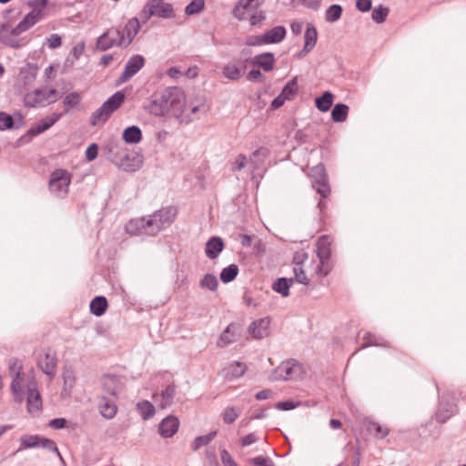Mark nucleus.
Instances as JSON below:
<instances>
[{
	"mask_svg": "<svg viewBox=\"0 0 466 466\" xmlns=\"http://www.w3.org/2000/svg\"><path fill=\"white\" fill-rule=\"evenodd\" d=\"M265 19V15L262 10L258 9V6L251 13V15L248 17L251 25L256 26L260 25Z\"/></svg>",
	"mask_w": 466,
	"mask_h": 466,
	"instance_id": "5fc2aeb1",
	"label": "nucleus"
},
{
	"mask_svg": "<svg viewBox=\"0 0 466 466\" xmlns=\"http://www.w3.org/2000/svg\"><path fill=\"white\" fill-rule=\"evenodd\" d=\"M81 98L78 93L72 92L68 95H66L64 98V105L66 106V112L68 111L69 107L76 106L79 104Z\"/></svg>",
	"mask_w": 466,
	"mask_h": 466,
	"instance_id": "4d7b16f0",
	"label": "nucleus"
},
{
	"mask_svg": "<svg viewBox=\"0 0 466 466\" xmlns=\"http://www.w3.org/2000/svg\"><path fill=\"white\" fill-rule=\"evenodd\" d=\"M247 370V366L245 363L240 361H232L228 363L223 369V375L225 379L228 380H233L242 377Z\"/></svg>",
	"mask_w": 466,
	"mask_h": 466,
	"instance_id": "5701e85b",
	"label": "nucleus"
},
{
	"mask_svg": "<svg viewBox=\"0 0 466 466\" xmlns=\"http://www.w3.org/2000/svg\"><path fill=\"white\" fill-rule=\"evenodd\" d=\"M103 387L106 392L114 397L116 396L117 391V379L113 375H106L103 379Z\"/></svg>",
	"mask_w": 466,
	"mask_h": 466,
	"instance_id": "37998d69",
	"label": "nucleus"
},
{
	"mask_svg": "<svg viewBox=\"0 0 466 466\" xmlns=\"http://www.w3.org/2000/svg\"><path fill=\"white\" fill-rule=\"evenodd\" d=\"M304 373L303 366L294 360L281 362L273 371L271 380H289L299 378Z\"/></svg>",
	"mask_w": 466,
	"mask_h": 466,
	"instance_id": "423d86ee",
	"label": "nucleus"
},
{
	"mask_svg": "<svg viewBox=\"0 0 466 466\" xmlns=\"http://www.w3.org/2000/svg\"><path fill=\"white\" fill-rule=\"evenodd\" d=\"M333 103V95L329 91L323 93L321 96L315 99L316 107L321 112L329 110Z\"/></svg>",
	"mask_w": 466,
	"mask_h": 466,
	"instance_id": "e433bc0d",
	"label": "nucleus"
},
{
	"mask_svg": "<svg viewBox=\"0 0 466 466\" xmlns=\"http://www.w3.org/2000/svg\"><path fill=\"white\" fill-rule=\"evenodd\" d=\"M308 259V253L304 250H299L294 253L293 255V265L303 266L304 262Z\"/></svg>",
	"mask_w": 466,
	"mask_h": 466,
	"instance_id": "69168bd1",
	"label": "nucleus"
},
{
	"mask_svg": "<svg viewBox=\"0 0 466 466\" xmlns=\"http://www.w3.org/2000/svg\"><path fill=\"white\" fill-rule=\"evenodd\" d=\"M8 372L12 378L10 389L14 400L17 403H22L25 396V374L24 372L23 361L17 358H12L8 360Z\"/></svg>",
	"mask_w": 466,
	"mask_h": 466,
	"instance_id": "20e7f679",
	"label": "nucleus"
},
{
	"mask_svg": "<svg viewBox=\"0 0 466 466\" xmlns=\"http://www.w3.org/2000/svg\"><path fill=\"white\" fill-rule=\"evenodd\" d=\"M389 15V8L383 5H379L372 10L371 18L377 23H383Z\"/></svg>",
	"mask_w": 466,
	"mask_h": 466,
	"instance_id": "09e8293b",
	"label": "nucleus"
},
{
	"mask_svg": "<svg viewBox=\"0 0 466 466\" xmlns=\"http://www.w3.org/2000/svg\"><path fill=\"white\" fill-rule=\"evenodd\" d=\"M71 184V174L63 168L55 169L50 176L49 188L56 194H67Z\"/></svg>",
	"mask_w": 466,
	"mask_h": 466,
	"instance_id": "0eeeda50",
	"label": "nucleus"
},
{
	"mask_svg": "<svg viewBox=\"0 0 466 466\" xmlns=\"http://www.w3.org/2000/svg\"><path fill=\"white\" fill-rule=\"evenodd\" d=\"M14 127L13 117L5 112H0V131L11 129Z\"/></svg>",
	"mask_w": 466,
	"mask_h": 466,
	"instance_id": "6e6d98bb",
	"label": "nucleus"
},
{
	"mask_svg": "<svg viewBox=\"0 0 466 466\" xmlns=\"http://www.w3.org/2000/svg\"><path fill=\"white\" fill-rule=\"evenodd\" d=\"M62 116L61 113H54L41 119L38 123L27 130L25 136L29 138L36 137L55 125Z\"/></svg>",
	"mask_w": 466,
	"mask_h": 466,
	"instance_id": "2eb2a0df",
	"label": "nucleus"
},
{
	"mask_svg": "<svg viewBox=\"0 0 466 466\" xmlns=\"http://www.w3.org/2000/svg\"><path fill=\"white\" fill-rule=\"evenodd\" d=\"M238 327L235 323H230L227 326V328L223 330V332L220 334L218 340V346L224 348L231 343H233L236 340L237 334H238Z\"/></svg>",
	"mask_w": 466,
	"mask_h": 466,
	"instance_id": "393cba45",
	"label": "nucleus"
},
{
	"mask_svg": "<svg viewBox=\"0 0 466 466\" xmlns=\"http://www.w3.org/2000/svg\"><path fill=\"white\" fill-rule=\"evenodd\" d=\"M205 7L204 0H192L185 8L187 15H193L200 13Z\"/></svg>",
	"mask_w": 466,
	"mask_h": 466,
	"instance_id": "3c124183",
	"label": "nucleus"
},
{
	"mask_svg": "<svg viewBox=\"0 0 466 466\" xmlns=\"http://www.w3.org/2000/svg\"><path fill=\"white\" fill-rule=\"evenodd\" d=\"M317 186H313L317 192L321 196L322 198H327L330 195V187L329 180L316 183Z\"/></svg>",
	"mask_w": 466,
	"mask_h": 466,
	"instance_id": "13d9d810",
	"label": "nucleus"
},
{
	"mask_svg": "<svg viewBox=\"0 0 466 466\" xmlns=\"http://www.w3.org/2000/svg\"><path fill=\"white\" fill-rule=\"evenodd\" d=\"M223 248V240L219 237H212L206 243V256L210 259L217 258L218 255L222 252Z\"/></svg>",
	"mask_w": 466,
	"mask_h": 466,
	"instance_id": "a878e982",
	"label": "nucleus"
},
{
	"mask_svg": "<svg viewBox=\"0 0 466 466\" xmlns=\"http://www.w3.org/2000/svg\"><path fill=\"white\" fill-rule=\"evenodd\" d=\"M349 115V106L345 104H337L331 111V118L334 122H344Z\"/></svg>",
	"mask_w": 466,
	"mask_h": 466,
	"instance_id": "4c0bfd02",
	"label": "nucleus"
},
{
	"mask_svg": "<svg viewBox=\"0 0 466 466\" xmlns=\"http://www.w3.org/2000/svg\"><path fill=\"white\" fill-rule=\"evenodd\" d=\"M270 319L261 318L254 320L248 326V333L255 339H261L269 334Z\"/></svg>",
	"mask_w": 466,
	"mask_h": 466,
	"instance_id": "f3484780",
	"label": "nucleus"
},
{
	"mask_svg": "<svg viewBox=\"0 0 466 466\" xmlns=\"http://www.w3.org/2000/svg\"><path fill=\"white\" fill-rule=\"evenodd\" d=\"M220 460L223 466H238L228 451L225 449L220 451Z\"/></svg>",
	"mask_w": 466,
	"mask_h": 466,
	"instance_id": "680f3d73",
	"label": "nucleus"
},
{
	"mask_svg": "<svg viewBox=\"0 0 466 466\" xmlns=\"http://www.w3.org/2000/svg\"><path fill=\"white\" fill-rule=\"evenodd\" d=\"M218 282L216 276L212 274H206L203 279L200 280V287L202 289H207L211 291H215L218 289Z\"/></svg>",
	"mask_w": 466,
	"mask_h": 466,
	"instance_id": "8fccbe9b",
	"label": "nucleus"
},
{
	"mask_svg": "<svg viewBox=\"0 0 466 466\" xmlns=\"http://www.w3.org/2000/svg\"><path fill=\"white\" fill-rule=\"evenodd\" d=\"M249 462L254 466H275L273 461L267 456H256L249 459Z\"/></svg>",
	"mask_w": 466,
	"mask_h": 466,
	"instance_id": "bf43d9fd",
	"label": "nucleus"
},
{
	"mask_svg": "<svg viewBox=\"0 0 466 466\" xmlns=\"http://www.w3.org/2000/svg\"><path fill=\"white\" fill-rule=\"evenodd\" d=\"M152 16L170 18L174 16L173 6L164 0H149L143 7L140 17L144 22L148 21Z\"/></svg>",
	"mask_w": 466,
	"mask_h": 466,
	"instance_id": "39448f33",
	"label": "nucleus"
},
{
	"mask_svg": "<svg viewBox=\"0 0 466 466\" xmlns=\"http://www.w3.org/2000/svg\"><path fill=\"white\" fill-rule=\"evenodd\" d=\"M145 63L146 60L141 55L131 56L125 66V69L119 77V82L125 83L129 80L144 67Z\"/></svg>",
	"mask_w": 466,
	"mask_h": 466,
	"instance_id": "f8f14e48",
	"label": "nucleus"
},
{
	"mask_svg": "<svg viewBox=\"0 0 466 466\" xmlns=\"http://www.w3.org/2000/svg\"><path fill=\"white\" fill-rule=\"evenodd\" d=\"M238 273V268L235 264H231L227 268H224L220 273V279L224 283H228L235 279Z\"/></svg>",
	"mask_w": 466,
	"mask_h": 466,
	"instance_id": "c03bdc74",
	"label": "nucleus"
},
{
	"mask_svg": "<svg viewBox=\"0 0 466 466\" xmlns=\"http://www.w3.org/2000/svg\"><path fill=\"white\" fill-rule=\"evenodd\" d=\"M20 442L22 449L35 448L41 444L43 447L54 448L57 450L56 443L53 441L48 439H41L36 435H25L20 439Z\"/></svg>",
	"mask_w": 466,
	"mask_h": 466,
	"instance_id": "412c9836",
	"label": "nucleus"
},
{
	"mask_svg": "<svg viewBox=\"0 0 466 466\" xmlns=\"http://www.w3.org/2000/svg\"><path fill=\"white\" fill-rule=\"evenodd\" d=\"M100 414L106 419H113L117 412V406L115 400L102 397L99 402Z\"/></svg>",
	"mask_w": 466,
	"mask_h": 466,
	"instance_id": "bb28decb",
	"label": "nucleus"
},
{
	"mask_svg": "<svg viewBox=\"0 0 466 466\" xmlns=\"http://www.w3.org/2000/svg\"><path fill=\"white\" fill-rule=\"evenodd\" d=\"M125 101V95L121 91L116 92L101 106L92 113L89 123L92 127L103 126Z\"/></svg>",
	"mask_w": 466,
	"mask_h": 466,
	"instance_id": "7ed1b4c3",
	"label": "nucleus"
},
{
	"mask_svg": "<svg viewBox=\"0 0 466 466\" xmlns=\"http://www.w3.org/2000/svg\"><path fill=\"white\" fill-rule=\"evenodd\" d=\"M47 3L48 0H28L26 5L31 8V11L14 28L2 25L0 42L15 49L25 46L30 42V38L21 36V34L32 28L46 16Z\"/></svg>",
	"mask_w": 466,
	"mask_h": 466,
	"instance_id": "f257e3e1",
	"label": "nucleus"
},
{
	"mask_svg": "<svg viewBox=\"0 0 466 466\" xmlns=\"http://www.w3.org/2000/svg\"><path fill=\"white\" fill-rule=\"evenodd\" d=\"M310 176L313 178L315 184L328 180V175L323 164H319L313 167L310 171Z\"/></svg>",
	"mask_w": 466,
	"mask_h": 466,
	"instance_id": "49530a36",
	"label": "nucleus"
},
{
	"mask_svg": "<svg viewBox=\"0 0 466 466\" xmlns=\"http://www.w3.org/2000/svg\"><path fill=\"white\" fill-rule=\"evenodd\" d=\"M292 283V279H279L273 284V289L281 294L283 297H287L289 294V288Z\"/></svg>",
	"mask_w": 466,
	"mask_h": 466,
	"instance_id": "79ce46f5",
	"label": "nucleus"
},
{
	"mask_svg": "<svg viewBox=\"0 0 466 466\" xmlns=\"http://www.w3.org/2000/svg\"><path fill=\"white\" fill-rule=\"evenodd\" d=\"M342 15V7L339 5H331L325 12V19L329 23L338 21Z\"/></svg>",
	"mask_w": 466,
	"mask_h": 466,
	"instance_id": "a19ab883",
	"label": "nucleus"
},
{
	"mask_svg": "<svg viewBox=\"0 0 466 466\" xmlns=\"http://www.w3.org/2000/svg\"><path fill=\"white\" fill-rule=\"evenodd\" d=\"M113 46H120L119 29L109 28L96 40V48L100 51H106Z\"/></svg>",
	"mask_w": 466,
	"mask_h": 466,
	"instance_id": "4468645a",
	"label": "nucleus"
},
{
	"mask_svg": "<svg viewBox=\"0 0 466 466\" xmlns=\"http://www.w3.org/2000/svg\"><path fill=\"white\" fill-rule=\"evenodd\" d=\"M455 407L451 406L449 409H445L442 404H440L437 412L435 413V420L440 423H444L449 418L455 413Z\"/></svg>",
	"mask_w": 466,
	"mask_h": 466,
	"instance_id": "a18cd8bd",
	"label": "nucleus"
},
{
	"mask_svg": "<svg viewBox=\"0 0 466 466\" xmlns=\"http://www.w3.org/2000/svg\"><path fill=\"white\" fill-rule=\"evenodd\" d=\"M299 90L298 81L297 78L294 77L291 80H289L283 89L281 90L280 94L285 97L287 100H290L293 98V96L297 94Z\"/></svg>",
	"mask_w": 466,
	"mask_h": 466,
	"instance_id": "ea45409f",
	"label": "nucleus"
},
{
	"mask_svg": "<svg viewBox=\"0 0 466 466\" xmlns=\"http://www.w3.org/2000/svg\"><path fill=\"white\" fill-rule=\"evenodd\" d=\"M257 6H258L257 0H239L233 10V14L240 21L248 20V17Z\"/></svg>",
	"mask_w": 466,
	"mask_h": 466,
	"instance_id": "aec40b11",
	"label": "nucleus"
},
{
	"mask_svg": "<svg viewBox=\"0 0 466 466\" xmlns=\"http://www.w3.org/2000/svg\"><path fill=\"white\" fill-rule=\"evenodd\" d=\"M247 164V157L243 154H239L236 159L231 163V170L233 172L239 171L245 167Z\"/></svg>",
	"mask_w": 466,
	"mask_h": 466,
	"instance_id": "052dcab7",
	"label": "nucleus"
},
{
	"mask_svg": "<svg viewBox=\"0 0 466 466\" xmlns=\"http://www.w3.org/2000/svg\"><path fill=\"white\" fill-rule=\"evenodd\" d=\"M247 78L250 82H257V81L263 82L264 81V76L261 74L259 69L250 70L247 75Z\"/></svg>",
	"mask_w": 466,
	"mask_h": 466,
	"instance_id": "774afa93",
	"label": "nucleus"
},
{
	"mask_svg": "<svg viewBox=\"0 0 466 466\" xmlns=\"http://www.w3.org/2000/svg\"><path fill=\"white\" fill-rule=\"evenodd\" d=\"M369 431L372 432L376 438L383 439L389 434V429L383 427L378 422H370L368 427Z\"/></svg>",
	"mask_w": 466,
	"mask_h": 466,
	"instance_id": "603ef678",
	"label": "nucleus"
},
{
	"mask_svg": "<svg viewBox=\"0 0 466 466\" xmlns=\"http://www.w3.org/2000/svg\"><path fill=\"white\" fill-rule=\"evenodd\" d=\"M241 410L238 407L228 406L221 412V418L225 424H232L240 416Z\"/></svg>",
	"mask_w": 466,
	"mask_h": 466,
	"instance_id": "c9c22d12",
	"label": "nucleus"
},
{
	"mask_svg": "<svg viewBox=\"0 0 466 466\" xmlns=\"http://www.w3.org/2000/svg\"><path fill=\"white\" fill-rule=\"evenodd\" d=\"M123 140L129 144H137L142 140L141 129L137 126L127 127L122 135Z\"/></svg>",
	"mask_w": 466,
	"mask_h": 466,
	"instance_id": "7c9ffc66",
	"label": "nucleus"
},
{
	"mask_svg": "<svg viewBox=\"0 0 466 466\" xmlns=\"http://www.w3.org/2000/svg\"><path fill=\"white\" fill-rule=\"evenodd\" d=\"M201 104H195L192 100H188L186 93L184 94V103L178 106L179 112L176 113L175 118L180 123H188L197 117V113L200 110Z\"/></svg>",
	"mask_w": 466,
	"mask_h": 466,
	"instance_id": "9d476101",
	"label": "nucleus"
},
{
	"mask_svg": "<svg viewBox=\"0 0 466 466\" xmlns=\"http://www.w3.org/2000/svg\"><path fill=\"white\" fill-rule=\"evenodd\" d=\"M46 103V93L39 89H35L33 92L27 93L25 96V104L30 107L41 106Z\"/></svg>",
	"mask_w": 466,
	"mask_h": 466,
	"instance_id": "cd10ccee",
	"label": "nucleus"
},
{
	"mask_svg": "<svg viewBox=\"0 0 466 466\" xmlns=\"http://www.w3.org/2000/svg\"><path fill=\"white\" fill-rule=\"evenodd\" d=\"M318 39V32L316 27L312 24H308L304 34V47L305 53L310 52L316 46Z\"/></svg>",
	"mask_w": 466,
	"mask_h": 466,
	"instance_id": "c756f323",
	"label": "nucleus"
},
{
	"mask_svg": "<svg viewBox=\"0 0 466 466\" xmlns=\"http://www.w3.org/2000/svg\"><path fill=\"white\" fill-rule=\"evenodd\" d=\"M167 98H170V96H166L165 88L160 93L152 96L149 103L145 106V109L156 116H167L168 114Z\"/></svg>",
	"mask_w": 466,
	"mask_h": 466,
	"instance_id": "6e6552de",
	"label": "nucleus"
},
{
	"mask_svg": "<svg viewBox=\"0 0 466 466\" xmlns=\"http://www.w3.org/2000/svg\"><path fill=\"white\" fill-rule=\"evenodd\" d=\"M179 425V420L176 416L169 415L159 423L158 433L163 438H171L177 432Z\"/></svg>",
	"mask_w": 466,
	"mask_h": 466,
	"instance_id": "a211bd4d",
	"label": "nucleus"
},
{
	"mask_svg": "<svg viewBox=\"0 0 466 466\" xmlns=\"http://www.w3.org/2000/svg\"><path fill=\"white\" fill-rule=\"evenodd\" d=\"M140 30V23L134 17L127 21L123 29H119L120 46H128Z\"/></svg>",
	"mask_w": 466,
	"mask_h": 466,
	"instance_id": "9b49d317",
	"label": "nucleus"
},
{
	"mask_svg": "<svg viewBox=\"0 0 466 466\" xmlns=\"http://www.w3.org/2000/svg\"><path fill=\"white\" fill-rule=\"evenodd\" d=\"M293 272H294L295 279L298 282L304 284V285L309 284V279L307 277L305 270L303 268V266H301V265L294 266Z\"/></svg>",
	"mask_w": 466,
	"mask_h": 466,
	"instance_id": "864d4df0",
	"label": "nucleus"
},
{
	"mask_svg": "<svg viewBox=\"0 0 466 466\" xmlns=\"http://www.w3.org/2000/svg\"><path fill=\"white\" fill-rule=\"evenodd\" d=\"M175 394H176L175 385L172 384V385L167 386L161 392V395H160L161 399H160V401L158 404L159 408L166 409V408L169 407L173 403Z\"/></svg>",
	"mask_w": 466,
	"mask_h": 466,
	"instance_id": "72a5a7b5",
	"label": "nucleus"
},
{
	"mask_svg": "<svg viewBox=\"0 0 466 466\" xmlns=\"http://www.w3.org/2000/svg\"><path fill=\"white\" fill-rule=\"evenodd\" d=\"M286 29L282 25H278L265 32V41L268 45L280 43L286 36Z\"/></svg>",
	"mask_w": 466,
	"mask_h": 466,
	"instance_id": "c85d7f7f",
	"label": "nucleus"
},
{
	"mask_svg": "<svg viewBox=\"0 0 466 466\" xmlns=\"http://www.w3.org/2000/svg\"><path fill=\"white\" fill-rule=\"evenodd\" d=\"M319 262L315 269V274L319 278H324L332 270L331 258H319Z\"/></svg>",
	"mask_w": 466,
	"mask_h": 466,
	"instance_id": "58836bf2",
	"label": "nucleus"
},
{
	"mask_svg": "<svg viewBox=\"0 0 466 466\" xmlns=\"http://www.w3.org/2000/svg\"><path fill=\"white\" fill-rule=\"evenodd\" d=\"M47 46L50 49H55L62 45V38L57 34H52L46 38Z\"/></svg>",
	"mask_w": 466,
	"mask_h": 466,
	"instance_id": "e2e57ef3",
	"label": "nucleus"
},
{
	"mask_svg": "<svg viewBox=\"0 0 466 466\" xmlns=\"http://www.w3.org/2000/svg\"><path fill=\"white\" fill-rule=\"evenodd\" d=\"M26 406L30 414L35 415L42 410V399L39 390L36 389V382L34 377L27 384Z\"/></svg>",
	"mask_w": 466,
	"mask_h": 466,
	"instance_id": "1a4fd4ad",
	"label": "nucleus"
},
{
	"mask_svg": "<svg viewBox=\"0 0 466 466\" xmlns=\"http://www.w3.org/2000/svg\"><path fill=\"white\" fill-rule=\"evenodd\" d=\"M184 94L185 92L177 86L166 88V96H170V98H167V103L168 107L167 115L175 117L176 113L179 112L181 114L178 106H181L184 103Z\"/></svg>",
	"mask_w": 466,
	"mask_h": 466,
	"instance_id": "ddd939ff",
	"label": "nucleus"
},
{
	"mask_svg": "<svg viewBox=\"0 0 466 466\" xmlns=\"http://www.w3.org/2000/svg\"><path fill=\"white\" fill-rule=\"evenodd\" d=\"M107 307L106 299L103 296H97L90 302V312L96 317H100L106 312Z\"/></svg>",
	"mask_w": 466,
	"mask_h": 466,
	"instance_id": "2f4dec72",
	"label": "nucleus"
},
{
	"mask_svg": "<svg viewBox=\"0 0 466 466\" xmlns=\"http://www.w3.org/2000/svg\"><path fill=\"white\" fill-rule=\"evenodd\" d=\"M137 410L144 420L151 419L156 413L154 405L148 400L137 402Z\"/></svg>",
	"mask_w": 466,
	"mask_h": 466,
	"instance_id": "f704fd0d",
	"label": "nucleus"
},
{
	"mask_svg": "<svg viewBox=\"0 0 466 466\" xmlns=\"http://www.w3.org/2000/svg\"><path fill=\"white\" fill-rule=\"evenodd\" d=\"M333 239L330 236L322 235L316 242V253L319 258H331V245Z\"/></svg>",
	"mask_w": 466,
	"mask_h": 466,
	"instance_id": "b1692460",
	"label": "nucleus"
},
{
	"mask_svg": "<svg viewBox=\"0 0 466 466\" xmlns=\"http://www.w3.org/2000/svg\"><path fill=\"white\" fill-rule=\"evenodd\" d=\"M362 339V345L361 349H365L371 346L376 347H386L387 341L380 337L376 336L375 334L371 332H365L363 336L361 337Z\"/></svg>",
	"mask_w": 466,
	"mask_h": 466,
	"instance_id": "473e14b6",
	"label": "nucleus"
},
{
	"mask_svg": "<svg viewBox=\"0 0 466 466\" xmlns=\"http://www.w3.org/2000/svg\"><path fill=\"white\" fill-rule=\"evenodd\" d=\"M247 61L248 60L238 59L231 63H228L223 67V76L233 81L240 79L246 71Z\"/></svg>",
	"mask_w": 466,
	"mask_h": 466,
	"instance_id": "dca6fc26",
	"label": "nucleus"
},
{
	"mask_svg": "<svg viewBox=\"0 0 466 466\" xmlns=\"http://www.w3.org/2000/svg\"><path fill=\"white\" fill-rule=\"evenodd\" d=\"M57 360L55 352H46L37 361L39 369L47 376L53 377L56 371Z\"/></svg>",
	"mask_w": 466,
	"mask_h": 466,
	"instance_id": "6ab92c4d",
	"label": "nucleus"
},
{
	"mask_svg": "<svg viewBox=\"0 0 466 466\" xmlns=\"http://www.w3.org/2000/svg\"><path fill=\"white\" fill-rule=\"evenodd\" d=\"M177 216V208L168 206L155 211L152 215L130 219L125 230L131 236L155 237L169 228Z\"/></svg>",
	"mask_w": 466,
	"mask_h": 466,
	"instance_id": "f03ea898",
	"label": "nucleus"
},
{
	"mask_svg": "<svg viewBox=\"0 0 466 466\" xmlns=\"http://www.w3.org/2000/svg\"><path fill=\"white\" fill-rule=\"evenodd\" d=\"M250 64L253 66L263 69L265 72L273 70L275 66V57L272 53L265 52L255 56L251 60Z\"/></svg>",
	"mask_w": 466,
	"mask_h": 466,
	"instance_id": "4be33fe9",
	"label": "nucleus"
},
{
	"mask_svg": "<svg viewBox=\"0 0 466 466\" xmlns=\"http://www.w3.org/2000/svg\"><path fill=\"white\" fill-rule=\"evenodd\" d=\"M299 402H294L291 400L280 401L275 404V408L279 410H290L297 408Z\"/></svg>",
	"mask_w": 466,
	"mask_h": 466,
	"instance_id": "0e129e2a",
	"label": "nucleus"
},
{
	"mask_svg": "<svg viewBox=\"0 0 466 466\" xmlns=\"http://www.w3.org/2000/svg\"><path fill=\"white\" fill-rule=\"evenodd\" d=\"M216 434V431H212L207 435L197 437L192 443V450L196 451L199 450L201 447L208 445L210 441H213Z\"/></svg>",
	"mask_w": 466,
	"mask_h": 466,
	"instance_id": "de8ad7c7",
	"label": "nucleus"
},
{
	"mask_svg": "<svg viewBox=\"0 0 466 466\" xmlns=\"http://www.w3.org/2000/svg\"><path fill=\"white\" fill-rule=\"evenodd\" d=\"M258 440L255 432L248 433L240 439V445L242 447L249 446Z\"/></svg>",
	"mask_w": 466,
	"mask_h": 466,
	"instance_id": "338daca9",
	"label": "nucleus"
}]
</instances>
